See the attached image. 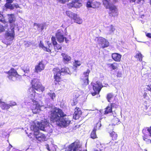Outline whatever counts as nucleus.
<instances>
[{
    "mask_svg": "<svg viewBox=\"0 0 151 151\" xmlns=\"http://www.w3.org/2000/svg\"><path fill=\"white\" fill-rule=\"evenodd\" d=\"M135 57L139 59V61H141L142 60V56L141 53L138 52L137 53L135 56Z\"/></svg>",
    "mask_w": 151,
    "mask_h": 151,
    "instance_id": "obj_31",
    "label": "nucleus"
},
{
    "mask_svg": "<svg viewBox=\"0 0 151 151\" xmlns=\"http://www.w3.org/2000/svg\"><path fill=\"white\" fill-rule=\"evenodd\" d=\"M51 121L59 126L64 127L68 126L71 121L68 116L60 109L55 108L50 111Z\"/></svg>",
    "mask_w": 151,
    "mask_h": 151,
    "instance_id": "obj_1",
    "label": "nucleus"
},
{
    "mask_svg": "<svg viewBox=\"0 0 151 151\" xmlns=\"http://www.w3.org/2000/svg\"><path fill=\"white\" fill-rule=\"evenodd\" d=\"M65 41L66 42V43H67L68 42V40H67V39H66V38H65Z\"/></svg>",
    "mask_w": 151,
    "mask_h": 151,
    "instance_id": "obj_54",
    "label": "nucleus"
},
{
    "mask_svg": "<svg viewBox=\"0 0 151 151\" xmlns=\"http://www.w3.org/2000/svg\"><path fill=\"white\" fill-rule=\"evenodd\" d=\"M47 95L50 97L51 99L53 100L55 98L56 95L54 93H48L47 94Z\"/></svg>",
    "mask_w": 151,
    "mask_h": 151,
    "instance_id": "obj_32",
    "label": "nucleus"
},
{
    "mask_svg": "<svg viewBox=\"0 0 151 151\" xmlns=\"http://www.w3.org/2000/svg\"><path fill=\"white\" fill-rule=\"evenodd\" d=\"M40 24L35 23L34 24V28L36 30H40V29H39Z\"/></svg>",
    "mask_w": 151,
    "mask_h": 151,
    "instance_id": "obj_38",
    "label": "nucleus"
},
{
    "mask_svg": "<svg viewBox=\"0 0 151 151\" xmlns=\"http://www.w3.org/2000/svg\"><path fill=\"white\" fill-rule=\"evenodd\" d=\"M46 148L49 151H50V148L49 147V145H46Z\"/></svg>",
    "mask_w": 151,
    "mask_h": 151,
    "instance_id": "obj_50",
    "label": "nucleus"
},
{
    "mask_svg": "<svg viewBox=\"0 0 151 151\" xmlns=\"http://www.w3.org/2000/svg\"><path fill=\"white\" fill-rule=\"evenodd\" d=\"M5 36L6 37H8L9 36V32H7L5 34Z\"/></svg>",
    "mask_w": 151,
    "mask_h": 151,
    "instance_id": "obj_49",
    "label": "nucleus"
},
{
    "mask_svg": "<svg viewBox=\"0 0 151 151\" xmlns=\"http://www.w3.org/2000/svg\"><path fill=\"white\" fill-rule=\"evenodd\" d=\"M110 136L112 137L113 140H116L117 139V135L114 132L112 131L110 133Z\"/></svg>",
    "mask_w": 151,
    "mask_h": 151,
    "instance_id": "obj_30",
    "label": "nucleus"
},
{
    "mask_svg": "<svg viewBox=\"0 0 151 151\" xmlns=\"http://www.w3.org/2000/svg\"><path fill=\"white\" fill-rule=\"evenodd\" d=\"M61 55L63 56V60L65 63H67L69 61H70L71 58L68 55L63 53L61 54Z\"/></svg>",
    "mask_w": 151,
    "mask_h": 151,
    "instance_id": "obj_19",
    "label": "nucleus"
},
{
    "mask_svg": "<svg viewBox=\"0 0 151 151\" xmlns=\"http://www.w3.org/2000/svg\"><path fill=\"white\" fill-rule=\"evenodd\" d=\"M109 145H114V143H113V142H110L109 143Z\"/></svg>",
    "mask_w": 151,
    "mask_h": 151,
    "instance_id": "obj_52",
    "label": "nucleus"
},
{
    "mask_svg": "<svg viewBox=\"0 0 151 151\" xmlns=\"http://www.w3.org/2000/svg\"><path fill=\"white\" fill-rule=\"evenodd\" d=\"M103 4L106 9H108L111 5L109 2L110 0H103Z\"/></svg>",
    "mask_w": 151,
    "mask_h": 151,
    "instance_id": "obj_26",
    "label": "nucleus"
},
{
    "mask_svg": "<svg viewBox=\"0 0 151 151\" xmlns=\"http://www.w3.org/2000/svg\"><path fill=\"white\" fill-rule=\"evenodd\" d=\"M122 76V74L121 72H119L117 74V76L118 77H121Z\"/></svg>",
    "mask_w": 151,
    "mask_h": 151,
    "instance_id": "obj_44",
    "label": "nucleus"
},
{
    "mask_svg": "<svg viewBox=\"0 0 151 151\" xmlns=\"http://www.w3.org/2000/svg\"><path fill=\"white\" fill-rule=\"evenodd\" d=\"M56 38L57 41L60 43L63 42L65 38L63 36V32L62 30H59L56 34Z\"/></svg>",
    "mask_w": 151,
    "mask_h": 151,
    "instance_id": "obj_11",
    "label": "nucleus"
},
{
    "mask_svg": "<svg viewBox=\"0 0 151 151\" xmlns=\"http://www.w3.org/2000/svg\"><path fill=\"white\" fill-rule=\"evenodd\" d=\"M93 88L94 92L91 93L92 95L94 96L99 94L102 88L101 83L99 82H96L93 85Z\"/></svg>",
    "mask_w": 151,
    "mask_h": 151,
    "instance_id": "obj_8",
    "label": "nucleus"
},
{
    "mask_svg": "<svg viewBox=\"0 0 151 151\" xmlns=\"http://www.w3.org/2000/svg\"><path fill=\"white\" fill-rule=\"evenodd\" d=\"M143 139H144V140H145V141H146V142H147L148 141H149L148 139L147 138H145V137H143Z\"/></svg>",
    "mask_w": 151,
    "mask_h": 151,
    "instance_id": "obj_51",
    "label": "nucleus"
},
{
    "mask_svg": "<svg viewBox=\"0 0 151 151\" xmlns=\"http://www.w3.org/2000/svg\"><path fill=\"white\" fill-rule=\"evenodd\" d=\"M90 72L89 70L87 69L86 71L84 72L83 73L82 79L85 85H86L88 83V75Z\"/></svg>",
    "mask_w": 151,
    "mask_h": 151,
    "instance_id": "obj_13",
    "label": "nucleus"
},
{
    "mask_svg": "<svg viewBox=\"0 0 151 151\" xmlns=\"http://www.w3.org/2000/svg\"><path fill=\"white\" fill-rule=\"evenodd\" d=\"M81 6V4L79 3L77 1H76L75 2L73 1L71 5L72 6L76 8L79 7Z\"/></svg>",
    "mask_w": 151,
    "mask_h": 151,
    "instance_id": "obj_27",
    "label": "nucleus"
},
{
    "mask_svg": "<svg viewBox=\"0 0 151 151\" xmlns=\"http://www.w3.org/2000/svg\"><path fill=\"white\" fill-rule=\"evenodd\" d=\"M108 66L109 67L112 68L113 70H115L118 68V64L116 63H114L112 64H108Z\"/></svg>",
    "mask_w": 151,
    "mask_h": 151,
    "instance_id": "obj_28",
    "label": "nucleus"
},
{
    "mask_svg": "<svg viewBox=\"0 0 151 151\" xmlns=\"http://www.w3.org/2000/svg\"><path fill=\"white\" fill-rule=\"evenodd\" d=\"M66 15L71 19H73L76 14H74L69 11H66Z\"/></svg>",
    "mask_w": 151,
    "mask_h": 151,
    "instance_id": "obj_23",
    "label": "nucleus"
},
{
    "mask_svg": "<svg viewBox=\"0 0 151 151\" xmlns=\"http://www.w3.org/2000/svg\"><path fill=\"white\" fill-rule=\"evenodd\" d=\"M16 18L15 15L13 14H10V29H11V31H10V41L13 40L14 37L15 33L14 29L17 28V25L14 24Z\"/></svg>",
    "mask_w": 151,
    "mask_h": 151,
    "instance_id": "obj_6",
    "label": "nucleus"
},
{
    "mask_svg": "<svg viewBox=\"0 0 151 151\" xmlns=\"http://www.w3.org/2000/svg\"><path fill=\"white\" fill-rule=\"evenodd\" d=\"M113 121L114 122V123L113 124L114 125L117 124L119 122V119L117 118H114L113 120Z\"/></svg>",
    "mask_w": 151,
    "mask_h": 151,
    "instance_id": "obj_40",
    "label": "nucleus"
},
{
    "mask_svg": "<svg viewBox=\"0 0 151 151\" xmlns=\"http://www.w3.org/2000/svg\"><path fill=\"white\" fill-rule=\"evenodd\" d=\"M150 4L151 5V1H150Z\"/></svg>",
    "mask_w": 151,
    "mask_h": 151,
    "instance_id": "obj_59",
    "label": "nucleus"
},
{
    "mask_svg": "<svg viewBox=\"0 0 151 151\" xmlns=\"http://www.w3.org/2000/svg\"><path fill=\"white\" fill-rule=\"evenodd\" d=\"M31 84L32 87L29 89L30 92V98H34L35 96V93L40 94V93L36 92L35 90L37 92L42 93L45 90V87L42 86L39 81L37 79H34L32 81Z\"/></svg>",
    "mask_w": 151,
    "mask_h": 151,
    "instance_id": "obj_3",
    "label": "nucleus"
},
{
    "mask_svg": "<svg viewBox=\"0 0 151 151\" xmlns=\"http://www.w3.org/2000/svg\"><path fill=\"white\" fill-rule=\"evenodd\" d=\"M16 105V103L15 102H13L12 101H11L10 102V106H14Z\"/></svg>",
    "mask_w": 151,
    "mask_h": 151,
    "instance_id": "obj_45",
    "label": "nucleus"
},
{
    "mask_svg": "<svg viewBox=\"0 0 151 151\" xmlns=\"http://www.w3.org/2000/svg\"><path fill=\"white\" fill-rule=\"evenodd\" d=\"M10 147H12V145H11L10 144Z\"/></svg>",
    "mask_w": 151,
    "mask_h": 151,
    "instance_id": "obj_55",
    "label": "nucleus"
},
{
    "mask_svg": "<svg viewBox=\"0 0 151 151\" xmlns=\"http://www.w3.org/2000/svg\"><path fill=\"white\" fill-rule=\"evenodd\" d=\"M0 106L2 109L3 110L8 109L9 106L8 104L5 103L1 101L0 104Z\"/></svg>",
    "mask_w": 151,
    "mask_h": 151,
    "instance_id": "obj_25",
    "label": "nucleus"
},
{
    "mask_svg": "<svg viewBox=\"0 0 151 151\" xmlns=\"http://www.w3.org/2000/svg\"><path fill=\"white\" fill-rule=\"evenodd\" d=\"M82 1H84L85 0H81Z\"/></svg>",
    "mask_w": 151,
    "mask_h": 151,
    "instance_id": "obj_57",
    "label": "nucleus"
},
{
    "mask_svg": "<svg viewBox=\"0 0 151 151\" xmlns=\"http://www.w3.org/2000/svg\"><path fill=\"white\" fill-rule=\"evenodd\" d=\"M149 90L150 91H151V86H150L149 88H148Z\"/></svg>",
    "mask_w": 151,
    "mask_h": 151,
    "instance_id": "obj_53",
    "label": "nucleus"
},
{
    "mask_svg": "<svg viewBox=\"0 0 151 151\" xmlns=\"http://www.w3.org/2000/svg\"><path fill=\"white\" fill-rule=\"evenodd\" d=\"M5 30V27L1 24H0V32H2Z\"/></svg>",
    "mask_w": 151,
    "mask_h": 151,
    "instance_id": "obj_42",
    "label": "nucleus"
},
{
    "mask_svg": "<svg viewBox=\"0 0 151 151\" xmlns=\"http://www.w3.org/2000/svg\"><path fill=\"white\" fill-rule=\"evenodd\" d=\"M109 14L110 16L114 17L118 15V11L116 7L114 5H111L108 8Z\"/></svg>",
    "mask_w": 151,
    "mask_h": 151,
    "instance_id": "obj_10",
    "label": "nucleus"
},
{
    "mask_svg": "<svg viewBox=\"0 0 151 151\" xmlns=\"http://www.w3.org/2000/svg\"><path fill=\"white\" fill-rule=\"evenodd\" d=\"M113 97V95L111 93H109L108 94L107 99L109 102H110V101Z\"/></svg>",
    "mask_w": 151,
    "mask_h": 151,
    "instance_id": "obj_35",
    "label": "nucleus"
},
{
    "mask_svg": "<svg viewBox=\"0 0 151 151\" xmlns=\"http://www.w3.org/2000/svg\"><path fill=\"white\" fill-rule=\"evenodd\" d=\"M146 35L147 37L151 38V33H146Z\"/></svg>",
    "mask_w": 151,
    "mask_h": 151,
    "instance_id": "obj_47",
    "label": "nucleus"
},
{
    "mask_svg": "<svg viewBox=\"0 0 151 151\" xmlns=\"http://www.w3.org/2000/svg\"><path fill=\"white\" fill-rule=\"evenodd\" d=\"M81 65V63L78 60L76 61L75 60V63H73V65L76 68L78 66H79Z\"/></svg>",
    "mask_w": 151,
    "mask_h": 151,
    "instance_id": "obj_36",
    "label": "nucleus"
},
{
    "mask_svg": "<svg viewBox=\"0 0 151 151\" xmlns=\"http://www.w3.org/2000/svg\"><path fill=\"white\" fill-rule=\"evenodd\" d=\"M107 30L108 31L107 34L108 35L113 34L115 30V28L112 25H111L108 27Z\"/></svg>",
    "mask_w": 151,
    "mask_h": 151,
    "instance_id": "obj_21",
    "label": "nucleus"
},
{
    "mask_svg": "<svg viewBox=\"0 0 151 151\" xmlns=\"http://www.w3.org/2000/svg\"><path fill=\"white\" fill-rule=\"evenodd\" d=\"M97 40L98 43L103 48L107 47L109 45V42L105 38L102 37H97L96 39Z\"/></svg>",
    "mask_w": 151,
    "mask_h": 151,
    "instance_id": "obj_9",
    "label": "nucleus"
},
{
    "mask_svg": "<svg viewBox=\"0 0 151 151\" xmlns=\"http://www.w3.org/2000/svg\"><path fill=\"white\" fill-rule=\"evenodd\" d=\"M34 134L36 138L38 140L41 142L45 140L46 138L45 136L43 134L40 132H35Z\"/></svg>",
    "mask_w": 151,
    "mask_h": 151,
    "instance_id": "obj_14",
    "label": "nucleus"
},
{
    "mask_svg": "<svg viewBox=\"0 0 151 151\" xmlns=\"http://www.w3.org/2000/svg\"><path fill=\"white\" fill-rule=\"evenodd\" d=\"M45 66L42 62H40L35 67V72L38 73L44 70Z\"/></svg>",
    "mask_w": 151,
    "mask_h": 151,
    "instance_id": "obj_17",
    "label": "nucleus"
},
{
    "mask_svg": "<svg viewBox=\"0 0 151 151\" xmlns=\"http://www.w3.org/2000/svg\"><path fill=\"white\" fill-rule=\"evenodd\" d=\"M53 72L54 74L55 83L56 84H57L61 79V73L67 74L70 73V71L69 68L66 67L62 68L61 70L58 68H54L53 70Z\"/></svg>",
    "mask_w": 151,
    "mask_h": 151,
    "instance_id": "obj_4",
    "label": "nucleus"
},
{
    "mask_svg": "<svg viewBox=\"0 0 151 151\" xmlns=\"http://www.w3.org/2000/svg\"><path fill=\"white\" fill-rule=\"evenodd\" d=\"M30 128L31 130L35 131L40 129L48 132L52 133V126L50 124L46 119L42 120L41 122L37 120L34 121L31 125Z\"/></svg>",
    "mask_w": 151,
    "mask_h": 151,
    "instance_id": "obj_2",
    "label": "nucleus"
},
{
    "mask_svg": "<svg viewBox=\"0 0 151 151\" xmlns=\"http://www.w3.org/2000/svg\"><path fill=\"white\" fill-rule=\"evenodd\" d=\"M117 0H114V1H115V2H116V1H117Z\"/></svg>",
    "mask_w": 151,
    "mask_h": 151,
    "instance_id": "obj_56",
    "label": "nucleus"
},
{
    "mask_svg": "<svg viewBox=\"0 0 151 151\" xmlns=\"http://www.w3.org/2000/svg\"><path fill=\"white\" fill-rule=\"evenodd\" d=\"M7 2L4 5L6 9L9 8V0H6Z\"/></svg>",
    "mask_w": 151,
    "mask_h": 151,
    "instance_id": "obj_39",
    "label": "nucleus"
},
{
    "mask_svg": "<svg viewBox=\"0 0 151 151\" xmlns=\"http://www.w3.org/2000/svg\"><path fill=\"white\" fill-rule=\"evenodd\" d=\"M96 129L94 128L90 134L91 137L93 139H95L97 137L96 133Z\"/></svg>",
    "mask_w": 151,
    "mask_h": 151,
    "instance_id": "obj_29",
    "label": "nucleus"
},
{
    "mask_svg": "<svg viewBox=\"0 0 151 151\" xmlns=\"http://www.w3.org/2000/svg\"><path fill=\"white\" fill-rule=\"evenodd\" d=\"M148 132H149L150 134V136L151 137V127H150V129H147Z\"/></svg>",
    "mask_w": 151,
    "mask_h": 151,
    "instance_id": "obj_48",
    "label": "nucleus"
},
{
    "mask_svg": "<svg viewBox=\"0 0 151 151\" xmlns=\"http://www.w3.org/2000/svg\"><path fill=\"white\" fill-rule=\"evenodd\" d=\"M75 16V17H74L73 19L74 20L75 22L79 24H81L82 23V19L78 16L77 14H76Z\"/></svg>",
    "mask_w": 151,
    "mask_h": 151,
    "instance_id": "obj_22",
    "label": "nucleus"
},
{
    "mask_svg": "<svg viewBox=\"0 0 151 151\" xmlns=\"http://www.w3.org/2000/svg\"><path fill=\"white\" fill-rule=\"evenodd\" d=\"M81 114V111H80V109L79 108H76L75 109V112L74 114L76 115V116H78L79 114Z\"/></svg>",
    "mask_w": 151,
    "mask_h": 151,
    "instance_id": "obj_33",
    "label": "nucleus"
},
{
    "mask_svg": "<svg viewBox=\"0 0 151 151\" xmlns=\"http://www.w3.org/2000/svg\"><path fill=\"white\" fill-rule=\"evenodd\" d=\"M93 0H89L87 2L86 6L88 7H92L95 8L97 7L96 4H98L97 2H92Z\"/></svg>",
    "mask_w": 151,
    "mask_h": 151,
    "instance_id": "obj_18",
    "label": "nucleus"
},
{
    "mask_svg": "<svg viewBox=\"0 0 151 151\" xmlns=\"http://www.w3.org/2000/svg\"><path fill=\"white\" fill-rule=\"evenodd\" d=\"M0 21L4 23H5L6 22L5 19L4 18L3 15L1 13H0Z\"/></svg>",
    "mask_w": 151,
    "mask_h": 151,
    "instance_id": "obj_37",
    "label": "nucleus"
},
{
    "mask_svg": "<svg viewBox=\"0 0 151 151\" xmlns=\"http://www.w3.org/2000/svg\"><path fill=\"white\" fill-rule=\"evenodd\" d=\"M31 44V43L27 41L24 42V45L26 47H27L30 45Z\"/></svg>",
    "mask_w": 151,
    "mask_h": 151,
    "instance_id": "obj_41",
    "label": "nucleus"
},
{
    "mask_svg": "<svg viewBox=\"0 0 151 151\" xmlns=\"http://www.w3.org/2000/svg\"><path fill=\"white\" fill-rule=\"evenodd\" d=\"M112 57L113 60L116 62H120L122 55L117 53H113L112 54Z\"/></svg>",
    "mask_w": 151,
    "mask_h": 151,
    "instance_id": "obj_16",
    "label": "nucleus"
},
{
    "mask_svg": "<svg viewBox=\"0 0 151 151\" xmlns=\"http://www.w3.org/2000/svg\"><path fill=\"white\" fill-rule=\"evenodd\" d=\"M144 130H143V131H142L143 132H144Z\"/></svg>",
    "mask_w": 151,
    "mask_h": 151,
    "instance_id": "obj_58",
    "label": "nucleus"
},
{
    "mask_svg": "<svg viewBox=\"0 0 151 151\" xmlns=\"http://www.w3.org/2000/svg\"><path fill=\"white\" fill-rule=\"evenodd\" d=\"M47 44L49 47V48H47V47H45L41 41L40 42L39 44V46L44 51L48 52H50L51 49L53 47L52 46V44L50 43L49 41L47 42Z\"/></svg>",
    "mask_w": 151,
    "mask_h": 151,
    "instance_id": "obj_12",
    "label": "nucleus"
},
{
    "mask_svg": "<svg viewBox=\"0 0 151 151\" xmlns=\"http://www.w3.org/2000/svg\"><path fill=\"white\" fill-rule=\"evenodd\" d=\"M40 27H39V29H40V31H42L43 30L44 28L45 25L43 24H40Z\"/></svg>",
    "mask_w": 151,
    "mask_h": 151,
    "instance_id": "obj_43",
    "label": "nucleus"
},
{
    "mask_svg": "<svg viewBox=\"0 0 151 151\" xmlns=\"http://www.w3.org/2000/svg\"><path fill=\"white\" fill-rule=\"evenodd\" d=\"M81 146L80 142L78 140H77L69 146L67 150L68 151H77Z\"/></svg>",
    "mask_w": 151,
    "mask_h": 151,
    "instance_id": "obj_7",
    "label": "nucleus"
},
{
    "mask_svg": "<svg viewBox=\"0 0 151 151\" xmlns=\"http://www.w3.org/2000/svg\"><path fill=\"white\" fill-rule=\"evenodd\" d=\"M26 102L27 103H30L32 106V112L34 114H37L40 111V107L42 106L39 103L34 100L33 98H29L27 99H26Z\"/></svg>",
    "mask_w": 151,
    "mask_h": 151,
    "instance_id": "obj_5",
    "label": "nucleus"
},
{
    "mask_svg": "<svg viewBox=\"0 0 151 151\" xmlns=\"http://www.w3.org/2000/svg\"><path fill=\"white\" fill-rule=\"evenodd\" d=\"M22 69L25 73H28L29 72V68L27 65L26 64L22 66L21 67Z\"/></svg>",
    "mask_w": 151,
    "mask_h": 151,
    "instance_id": "obj_24",
    "label": "nucleus"
},
{
    "mask_svg": "<svg viewBox=\"0 0 151 151\" xmlns=\"http://www.w3.org/2000/svg\"><path fill=\"white\" fill-rule=\"evenodd\" d=\"M114 104H111L110 106H108L105 109L104 111V114H107L110 113L112 112V107L114 106Z\"/></svg>",
    "mask_w": 151,
    "mask_h": 151,
    "instance_id": "obj_20",
    "label": "nucleus"
},
{
    "mask_svg": "<svg viewBox=\"0 0 151 151\" xmlns=\"http://www.w3.org/2000/svg\"><path fill=\"white\" fill-rule=\"evenodd\" d=\"M52 42L54 46V47H55V45H56V46L58 45L57 42L56 41V39L55 37L54 36H52L51 38Z\"/></svg>",
    "mask_w": 151,
    "mask_h": 151,
    "instance_id": "obj_34",
    "label": "nucleus"
},
{
    "mask_svg": "<svg viewBox=\"0 0 151 151\" xmlns=\"http://www.w3.org/2000/svg\"><path fill=\"white\" fill-rule=\"evenodd\" d=\"M12 76L16 78L17 80H20L21 78V76L18 74L16 70L13 68H11L10 70V77L12 78Z\"/></svg>",
    "mask_w": 151,
    "mask_h": 151,
    "instance_id": "obj_15",
    "label": "nucleus"
},
{
    "mask_svg": "<svg viewBox=\"0 0 151 151\" xmlns=\"http://www.w3.org/2000/svg\"><path fill=\"white\" fill-rule=\"evenodd\" d=\"M57 45H57V47H56V45L55 46V47H54L55 49L56 48L57 49V50H59V49H60L61 48V47L58 44H57Z\"/></svg>",
    "mask_w": 151,
    "mask_h": 151,
    "instance_id": "obj_46",
    "label": "nucleus"
}]
</instances>
